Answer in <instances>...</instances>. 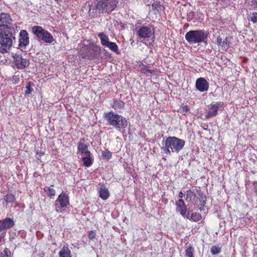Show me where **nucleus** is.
<instances>
[{
    "label": "nucleus",
    "mask_w": 257,
    "mask_h": 257,
    "mask_svg": "<svg viewBox=\"0 0 257 257\" xmlns=\"http://www.w3.org/2000/svg\"><path fill=\"white\" fill-rule=\"evenodd\" d=\"M16 32L14 28L6 25H0V40L2 51L8 53L16 41Z\"/></svg>",
    "instance_id": "nucleus-1"
},
{
    "label": "nucleus",
    "mask_w": 257,
    "mask_h": 257,
    "mask_svg": "<svg viewBox=\"0 0 257 257\" xmlns=\"http://www.w3.org/2000/svg\"><path fill=\"white\" fill-rule=\"evenodd\" d=\"M164 144L162 150L167 155L171 153H178L184 148L185 141L176 137H168L164 141Z\"/></svg>",
    "instance_id": "nucleus-2"
},
{
    "label": "nucleus",
    "mask_w": 257,
    "mask_h": 257,
    "mask_svg": "<svg viewBox=\"0 0 257 257\" xmlns=\"http://www.w3.org/2000/svg\"><path fill=\"white\" fill-rule=\"evenodd\" d=\"M103 118L109 125L116 128H123L127 125V120L124 117L113 111L105 112Z\"/></svg>",
    "instance_id": "nucleus-3"
},
{
    "label": "nucleus",
    "mask_w": 257,
    "mask_h": 257,
    "mask_svg": "<svg viewBox=\"0 0 257 257\" xmlns=\"http://www.w3.org/2000/svg\"><path fill=\"white\" fill-rule=\"evenodd\" d=\"M208 33L204 30H191L185 35L186 41L190 44L206 42Z\"/></svg>",
    "instance_id": "nucleus-4"
},
{
    "label": "nucleus",
    "mask_w": 257,
    "mask_h": 257,
    "mask_svg": "<svg viewBox=\"0 0 257 257\" xmlns=\"http://www.w3.org/2000/svg\"><path fill=\"white\" fill-rule=\"evenodd\" d=\"M32 32L39 41L48 44H52L55 42L53 35L41 26H34L32 27Z\"/></svg>",
    "instance_id": "nucleus-5"
},
{
    "label": "nucleus",
    "mask_w": 257,
    "mask_h": 257,
    "mask_svg": "<svg viewBox=\"0 0 257 257\" xmlns=\"http://www.w3.org/2000/svg\"><path fill=\"white\" fill-rule=\"evenodd\" d=\"M119 0H96V7L102 13H109L116 7Z\"/></svg>",
    "instance_id": "nucleus-6"
},
{
    "label": "nucleus",
    "mask_w": 257,
    "mask_h": 257,
    "mask_svg": "<svg viewBox=\"0 0 257 257\" xmlns=\"http://www.w3.org/2000/svg\"><path fill=\"white\" fill-rule=\"evenodd\" d=\"M56 202L59 204H55V211L59 213L63 212L65 209L70 204L68 194L63 191L58 195Z\"/></svg>",
    "instance_id": "nucleus-7"
},
{
    "label": "nucleus",
    "mask_w": 257,
    "mask_h": 257,
    "mask_svg": "<svg viewBox=\"0 0 257 257\" xmlns=\"http://www.w3.org/2000/svg\"><path fill=\"white\" fill-rule=\"evenodd\" d=\"M13 63L17 69H24L29 65V61L23 58L21 54L15 53L13 55Z\"/></svg>",
    "instance_id": "nucleus-8"
},
{
    "label": "nucleus",
    "mask_w": 257,
    "mask_h": 257,
    "mask_svg": "<svg viewBox=\"0 0 257 257\" xmlns=\"http://www.w3.org/2000/svg\"><path fill=\"white\" fill-rule=\"evenodd\" d=\"M89 53L86 55L87 57L90 60H94L98 58L101 53L100 47L94 43H90L87 47Z\"/></svg>",
    "instance_id": "nucleus-9"
},
{
    "label": "nucleus",
    "mask_w": 257,
    "mask_h": 257,
    "mask_svg": "<svg viewBox=\"0 0 257 257\" xmlns=\"http://www.w3.org/2000/svg\"><path fill=\"white\" fill-rule=\"evenodd\" d=\"M154 33V31L149 26H142L137 31V34L139 39L150 38Z\"/></svg>",
    "instance_id": "nucleus-10"
},
{
    "label": "nucleus",
    "mask_w": 257,
    "mask_h": 257,
    "mask_svg": "<svg viewBox=\"0 0 257 257\" xmlns=\"http://www.w3.org/2000/svg\"><path fill=\"white\" fill-rule=\"evenodd\" d=\"M220 105V102H217L215 103H211L208 106L206 114L205 115L206 119L211 117L216 116L218 114V110Z\"/></svg>",
    "instance_id": "nucleus-11"
},
{
    "label": "nucleus",
    "mask_w": 257,
    "mask_h": 257,
    "mask_svg": "<svg viewBox=\"0 0 257 257\" xmlns=\"http://www.w3.org/2000/svg\"><path fill=\"white\" fill-rule=\"evenodd\" d=\"M195 87L200 92L207 91L209 88V83L204 78H199L196 81Z\"/></svg>",
    "instance_id": "nucleus-12"
},
{
    "label": "nucleus",
    "mask_w": 257,
    "mask_h": 257,
    "mask_svg": "<svg viewBox=\"0 0 257 257\" xmlns=\"http://www.w3.org/2000/svg\"><path fill=\"white\" fill-rule=\"evenodd\" d=\"M175 205L176 206V212H179L180 215L185 217L187 212V206L184 201L182 199H179L176 201Z\"/></svg>",
    "instance_id": "nucleus-13"
},
{
    "label": "nucleus",
    "mask_w": 257,
    "mask_h": 257,
    "mask_svg": "<svg viewBox=\"0 0 257 257\" xmlns=\"http://www.w3.org/2000/svg\"><path fill=\"white\" fill-rule=\"evenodd\" d=\"M85 139L81 138L80 139L79 142L77 144V154L80 155L85 154L86 155H88L89 156L90 155H91V152L88 150V147L85 144Z\"/></svg>",
    "instance_id": "nucleus-14"
},
{
    "label": "nucleus",
    "mask_w": 257,
    "mask_h": 257,
    "mask_svg": "<svg viewBox=\"0 0 257 257\" xmlns=\"http://www.w3.org/2000/svg\"><path fill=\"white\" fill-rule=\"evenodd\" d=\"M19 46L20 47H26L29 44V38L28 33L26 30H21L20 33L19 39Z\"/></svg>",
    "instance_id": "nucleus-15"
},
{
    "label": "nucleus",
    "mask_w": 257,
    "mask_h": 257,
    "mask_svg": "<svg viewBox=\"0 0 257 257\" xmlns=\"http://www.w3.org/2000/svg\"><path fill=\"white\" fill-rule=\"evenodd\" d=\"M216 43L218 46L220 47L221 49L224 51H227L230 47L231 44L229 38L226 37L225 39L223 40L220 36L217 37Z\"/></svg>",
    "instance_id": "nucleus-16"
},
{
    "label": "nucleus",
    "mask_w": 257,
    "mask_h": 257,
    "mask_svg": "<svg viewBox=\"0 0 257 257\" xmlns=\"http://www.w3.org/2000/svg\"><path fill=\"white\" fill-rule=\"evenodd\" d=\"M14 225L15 223L13 219L9 217L0 220V232L3 230L11 228Z\"/></svg>",
    "instance_id": "nucleus-17"
},
{
    "label": "nucleus",
    "mask_w": 257,
    "mask_h": 257,
    "mask_svg": "<svg viewBox=\"0 0 257 257\" xmlns=\"http://www.w3.org/2000/svg\"><path fill=\"white\" fill-rule=\"evenodd\" d=\"M13 22V19L9 14L1 13L0 14V25H10Z\"/></svg>",
    "instance_id": "nucleus-18"
},
{
    "label": "nucleus",
    "mask_w": 257,
    "mask_h": 257,
    "mask_svg": "<svg viewBox=\"0 0 257 257\" xmlns=\"http://www.w3.org/2000/svg\"><path fill=\"white\" fill-rule=\"evenodd\" d=\"M3 205L4 207H7L9 204H13L16 202L15 196L12 193H8L5 195L2 199Z\"/></svg>",
    "instance_id": "nucleus-19"
},
{
    "label": "nucleus",
    "mask_w": 257,
    "mask_h": 257,
    "mask_svg": "<svg viewBox=\"0 0 257 257\" xmlns=\"http://www.w3.org/2000/svg\"><path fill=\"white\" fill-rule=\"evenodd\" d=\"M99 185H101V187L100 188L99 193V196L103 200H106L109 197L110 194L107 188L104 186V184L103 183H100Z\"/></svg>",
    "instance_id": "nucleus-20"
},
{
    "label": "nucleus",
    "mask_w": 257,
    "mask_h": 257,
    "mask_svg": "<svg viewBox=\"0 0 257 257\" xmlns=\"http://www.w3.org/2000/svg\"><path fill=\"white\" fill-rule=\"evenodd\" d=\"M139 67L140 71L147 76H151L154 73V70L150 69L148 66L145 65L142 63L139 65Z\"/></svg>",
    "instance_id": "nucleus-21"
},
{
    "label": "nucleus",
    "mask_w": 257,
    "mask_h": 257,
    "mask_svg": "<svg viewBox=\"0 0 257 257\" xmlns=\"http://www.w3.org/2000/svg\"><path fill=\"white\" fill-rule=\"evenodd\" d=\"M71 251L68 246L64 245L59 252V257H71Z\"/></svg>",
    "instance_id": "nucleus-22"
},
{
    "label": "nucleus",
    "mask_w": 257,
    "mask_h": 257,
    "mask_svg": "<svg viewBox=\"0 0 257 257\" xmlns=\"http://www.w3.org/2000/svg\"><path fill=\"white\" fill-rule=\"evenodd\" d=\"M111 106L114 109H123L125 106V103L121 100L116 99H113Z\"/></svg>",
    "instance_id": "nucleus-23"
},
{
    "label": "nucleus",
    "mask_w": 257,
    "mask_h": 257,
    "mask_svg": "<svg viewBox=\"0 0 257 257\" xmlns=\"http://www.w3.org/2000/svg\"><path fill=\"white\" fill-rule=\"evenodd\" d=\"M52 187H54V185H51L50 187L46 186L44 188V191L46 193V195L50 198H53L56 194L55 190L52 188Z\"/></svg>",
    "instance_id": "nucleus-24"
},
{
    "label": "nucleus",
    "mask_w": 257,
    "mask_h": 257,
    "mask_svg": "<svg viewBox=\"0 0 257 257\" xmlns=\"http://www.w3.org/2000/svg\"><path fill=\"white\" fill-rule=\"evenodd\" d=\"M185 217L193 222H198L202 219L201 214L196 212L192 213L190 217L188 215H186Z\"/></svg>",
    "instance_id": "nucleus-25"
},
{
    "label": "nucleus",
    "mask_w": 257,
    "mask_h": 257,
    "mask_svg": "<svg viewBox=\"0 0 257 257\" xmlns=\"http://www.w3.org/2000/svg\"><path fill=\"white\" fill-rule=\"evenodd\" d=\"M199 197L197 198V199L199 200V205L201 206L199 207V210L201 211L203 210L204 207L205 206L206 202V196L203 195L202 192H200L198 194Z\"/></svg>",
    "instance_id": "nucleus-26"
},
{
    "label": "nucleus",
    "mask_w": 257,
    "mask_h": 257,
    "mask_svg": "<svg viewBox=\"0 0 257 257\" xmlns=\"http://www.w3.org/2000/svg\"><path fill=\"white\" fill-rule=\"evenodd\" d=\"M82 161L84 166L87 167H89L92 165L93 162V159L91 157V154L89 156L88 155H86V157H84L82 158Z\"/></svg>",
    "instance_id": "nucleus-27"
},
{
    "label": "nucleus",
    "mask_w": 257,
    "mask_h": 257,
    "mask_svg": "<svg viewBox=\"0 0 257 257\" xmlns=\"http://www.w3.org/2000/svg\"><path fill=\"white\" fill-rule=\"evenodd\" d=\"M98 37L100 40L102 45L105 46L109 42L108 37L103 33H100L98 34Z\"/></svg>",
    "instance_id": "nucleus-28"
},
{
    "label": "nucleus",
    "mask_w": 257,
    "mask_h": 257,
    "mask_svg": "<svg viewBox=\"0 0 257 257\" xmlns=\"http://www.w3.org/2000/svg\"><path fill=\"white\" fill-rule=\"evenodd\" d=\"M105 47H108L110 50L113 52H114L116 54H118L119 53V51L118 50V48L116 44L114 42H109Z\"/></svg>",
    "instance_id": "nucleus-29"
},
{
    "label": "nucleus",
    "mask_w": 257,
    "mask_h": 257,
    "mask_svg": "<svg viewBox=\"0 0 257 257\" xmlns=\"http://www.w3.org/2000/svg\"><path fill=\"white\" fill-rule=\"evenodd\" d=\"M185 194L186 196L185 199L187 201L191 202L196 197L195 193L190 189L187 190Z\"/></svg>",
    "instance_id": "nucleus-30"
},
{
    "label": "nucleus",
    "mask_w": 257,
    "mask_h": 257,
    "mask_svg": "<svg viewBox=\"0 0 257 257\" xmlns=\"http://www.w3.org/2000/svg\"><path fill=\"white\" fill-rule=\"evenodd\" d=\"M194 248L192 245L188 246L185 250V257H194Z\"/></svg>",
    "instance_id": "nucleus-31"
},
{
    "label": "nucleus",
    "mask_w": 257,
    "mask_h": 257,
    "mask_svg": "<svg viewBox=\"0 0 257 257\" xmlns=\"http://www.w3.org/2000/svg\"><path fill=\"white\" fill-rule=\"evenodd\" d=\"M221 251V248L218 245H213L211 247V252L213 255H217Z\"/></svg>",
    "instance_id": "nucleus-32"
},
{
    "label": "nucleus",
    "mask_w": 257,
    "mask_h": 257,
    "mask_svg": "<svg viewBox=\"0 0 257 257\" xmlns=\"http://www.w3.org/2000/svg\"><path fill=\"white\" fill-rule=\"evenodd\" d=\"M102 156L103 158H104L107 160H109L112 157V153L109 150H105L102 151Z\"/></svg>",
    "instance_id": "nucleus-33"
},
{
    "label": "nucleus",
    "mask_w": 257,
    "mask_h": 257,
    "mask_svg": "<svg viewBox=\"0 0 257 257\" xmlns=\"http://www.w3.org/2000/svg\"><path fill=\"white\" fill-rule=\"evenodd\" d=\"M9 81H11L14 84H18L20 81L19 75H14L12 77L10 78Z\"/></svg>",
    "instance_id": "nucleus-34"
},
{
    "label": "nucleus",
    "mask_w": 257,
    "mask_h": 257,
    "mask_svg": "<svg viewBox=\"0 0 257 257\" xmlns=\"http://www.w3.org/2000/svg\"><path fill=\"white\" fill-rule=\"evenodd\" d=\"M152 9L153 11H159V9L161 8V5L159 1H155L152 4Z\"/></svg>",
    "instance_id": "nucleus-35"
},
{
    "label": "nucleus",
    "mask_w": 257,
    "mask_h": 257,
    "mask_svg": "<svg viewBox=\"0 0 257 257\" xmlns=\"http://www.w3.org/2000/svg\"><path fill=\"white\" fill-rule=\"evenodd\" d=\"M11 253V251L7 248H6L3 251L0 252V257H10Z\"/></svg>",
    "instance_id": "nucleus-36"
},
{
    "label": "nucleus",
    "mask_w": 257,
    "mask_h": 257,
    "mask_svg": "<svg viewBox=\"0 0 257 257\" xmlns=\"http://www.w3.org/2000/svg\"><path fill=\"white\" fill-rule=\"evenodd\" d=\"M249 20L252 22L253 23H257V13L253 12L251 14L249 17Z\"/></svg>",
    "instance_id": "nucleus-37"
},
{
    "label": "nucleus",
    "mask_w": 257,
    "mask_h": 257,
    "mask_svg": "<svg viewBox=\"0 0 257 257\" xmlns=\"http://www.w3.org/2000/svg\"><path fill=\"white\" fill-rule=\"evenodd\" d=\"M26 90L25 91L26 94H29L32 93L33 91V89L32 88V83L31 82H29L26 85Z\"/></svg>",
    "instance_id": "nucleus-38"
},
{
    "label": "nucleus",
    "mask_w": 257,
    "mask_h": 257,
    "mask_svg": "<svg viewBox=\"0 0 257 257\" xmlns=\"http://www.w3.org/2000/svg\"><path fill=\"white\" fill-rule=\"evenodd\" d=\"M96 236V234L95 231L91 230L88 232V237L89 239L92 240Z\"/></svg>",
    "instance_id": "nucleus-39"
},
{
    "label": "nucleus",
    "mask_w": 257,
    "mask_h": 257,
    "mask_svg": "<svg viewBox=\"0 0 257 257\" xmlns=\"http://www.w3.org/2000/svg\"><path fill=\"white\" fill-rule=\"evenodd\" d=\"M182 110L183 112H186L190 110V107L187 105H184L182 107Z\"/></svg>",
    "instance_id": "nucleus-40"
},
{
    "label": "nucleus",
    "mask_w": 257,
    "mask_h": 257,
    "mask_svg": "<svg viewBox=\"0 0 257 257\" xmlns=\"http://www.w3.org/2000/svg\"><path fill=\"white\" fill-rule=\"evenodd\" d=\"M184 194L182 192V191H180L178 194V197L180 198V199H182V198L184 196Z\"/></svg>",
    "instance_id": "nucleus-41"
},
{
    "label": "nucleus",
    "mask_w": 257,
    "mask_h": 257,
    "mask_svg": "<svg viewBox=\"0 0 257 257\" xmlns=\"http://www.w3.org/2000/svg\"><path fill=\"white\" fill-rule=\"evenodd\" d=\"M36 154H37V155H39L40 157H41V156H42L43 155H44V153L43 152L41 151H37V152H36Z\"/></svg>",
    "instance_id": "nucleus-42"
},
{
    "label": "nucleus",
    "mask_w": 257,
    "mask_h": 257,
    "mask_svg": "<svg viewBox=\"0 0 257 257\" xmlns=\"http://www.w3.org/2000/svg\"><path fill=\"white\" fill-rule=\"evenodd\" d=\"M57 4H59L62 2L63 0H54Z\"/></svg>",
    "instance_id": "nucleus-43"
},
{
    "label": "nucleus",
    "mask_w": 257,
    "mask_h": 257,
    "mask_svg": "<svg viewBox=\"0 0 257 257\" xmlns=\"http://www.w3.org/2000/svg\"><path fill=\"white\" fill-rule=\"evenodd\" d=\"M217 1H220L221 2H224L225 0H217Z\"/></svg>",
    "instance_id": "nucleus-44"
},
{
    "label": "nucleus",
    "mask_w": 257,
    "mask_h": 257,
    "mask_svg": "<svg viewBox=\"0 0 257 257\" xmlns=\"http://www.w3.org/2000/svg\"><path fill=\"white\" fill-rule=\"evenodd\" d=\"M254 2L255 3V4L257 5V0H255Z\"/></svg>",
    "instance_id": "nucleus-45"
}]
</instances>
